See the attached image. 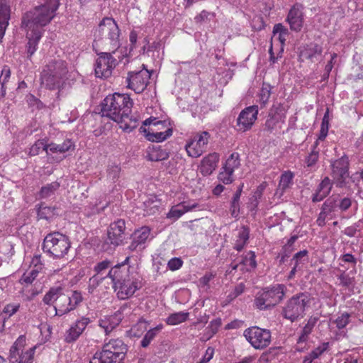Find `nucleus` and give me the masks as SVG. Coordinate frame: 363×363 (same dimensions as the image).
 <instances>
[{
    "label": "nucleus",
    "instance_id": "nucleus-1",
    "mask_svg": "<svg viewBox=\"0 0 363 363\" xmlns=\"http://www.w3.org/2000/svg\"><path fill=\"white\" fill-rule=\"evenodd\" d=\"M101 105L103 116L119 123L123 130L130 132L138 127V118L137 116L131 115L133 101L128 94L114 93L108 95Z\"/></svg>",
    "mask_w": 363,
    "mask_h": 363
},
{
    "label": "nucleus",
    "instance_id": "nucleus-2",
    "mask_svg": "<svg viewBox=\"0 0 363 363\" xmlns=\"http://www.w3.org/2000/svg\"><path fill=\"white\" fill-rule=\"evenodd\" d=\"M130 257L123 262L111 268L107 276L112 281L115 290H118L117 296L121 299H126L132 296L141 287V282L133 272V267L128 266Z\"/></svg>",
    "mask_w": 363,
    "mask_h": 363
},
{
    "label": "nucleus",
    "instance_id": "nucleus-3",
    "mask_svg": "<svg viewBox=\"0 0 363 363\" xmlns=\"http://www.w3.org/2000/svg\"><path fill=\"white\" fill-rule=\"evenodd\" d=\"M59 0H46L45 2L26 12L22 17L21 27L27 31H43L56 15Z\"/></svg>",
    "mask_w": 363,
    "mask_h": 363
},
{
    "label": "nucleus",
    "instance_id": "nucleus-4",
    "mask_svg": "<svg viewBox=\"0 0 363 363\" xmlns=\"http://www.w3.org/2000/svg\"><path fill=\"white\" fill-rule=\"evenodd\" d=\"M94 36V48H101L114 53L121 46L120 29L112 18H104L96 29Z\"/></svg>",
    "mask_w": 363,
    "mask_h": 363
},
{
    "label": "nucleus",
    "instance_id": "nucleus-5",
    "mask_svg": "<svg viewBox=\"0 0 363 363\" xmlns=\"http://www.w3.org/2000/svg\"><path fill=\"white\" fill-rule=\"evenodd\" d=\"M128 351L121 339H111L104 345L102 351L96 352L89 363H121Z\"/></svg>",
    "mask_w": 363,
    "mask_h": 363
},
{
    "label": "nucleus",
    "instance_id": "nucleus-6",
    "mask_svg": "<svg viewBox=\"0 0 363 363\" xmlns=\"http://www.w3.org/2000/svg\"><path fill=\"white\" fill-rule=\"evenodd\" d=\"M71 247L69 238L59 232L48 234L43 240V250L53 259H62L67 255Z\"/></svg>",
    "mask_w": 363,
    "mask_h": 363
},
{
    "label": "nucleus",
    "instance_id": "nucleus-7",
    "mask_svg": "<svg viewBox=\"0 0 363 363\" xmlns=\"http://www.w3.org/2000/svg\"><path fill=\"white\" fill-rule=\"evenodd\" d=\"M284 284H274L259 291L255 298V305L259 310H267L279 304L285 295Z\"/></svg>",
    "mask_w": 363,
    "mask_h": 363
},
{
    "label": "nucleus",
    "instance_id": "nucleus-8",
    "mask_svg": "<svg viewBox=\"0 0 363 363\" xmlns=\"http://www.w3.org/2000/svg\"><path fill=\"white\" fill-rule=\"evenodd\" d=\"M311 298L306 293H299L293 296L286 303L282 311L284 318L294 322L303 318L305 315L306 308L309 306Z\"/></svg>",
    "mask_w": 363,
    "mask_h": 363
},
{
    "label": "nucleus",
    "instance_id": "nucleus-9",
    "mask_svg": "<svg viewBox=\"0 0 363 363\" xmlns=\"http://www.w3.org/2000/svg\"><path fill=\"white\" fill-rule=\"evenodd\" d=\"M244 337L255 350H264L271 343V332L269 330L252 326L244 330Z\"/></svg>",
    "mask_w": 363,
    "mask_h": 363
},
{
    "label": "nucleus",
    "instance_id": "nucleus-10",
    "mask_svg": "<svg viewBox=\"0 0 363 363\" xmlns=\"http://www.w3.org/2000/svg\"><path fill=\"white\" fill-rule=\"evenodd\" d=\"M211 134L208 131L196 133L186 144L185 149L189 156L199 157L207 150Z\"/></svg>",
    "mask_w": 363,
    "mask_h": 363
},
{
    "label": "nucleus",
    "instance_id": "nucleus-11",
    "mask_svg": "<svg viewBox=\"0 0 363 363\" xmlns=\"http://www.w3.org/2000/svg\"><path fill=\"white\" fill-rule=\"evenodd\" d=\"M143 69L139 71H130L126 77L127 87L133 89L135 93L143 92L147 87L150 79L151 72L142 65Z\"/></svg>",
    "mask_w": 363,
    "mask_h": 363
},
{
    "label": "nucleus",
    "instance_id": "nucleus-12",
    "mask_svg": "<svg viewBox=\"0 0 363 363\" xmlns=\"http://www.w3.org/2000/svg\"><path fill=\"white\" fill-rule=\"evenodd\" d=\"M98 55L99 57L95 64V75L99 78H108L117 65L116 60L109 51L101 52L98 53Z\"/></svg>",
    "mask_w": 363,
    "mask_h": 363
},
{
    "label": "nucleus",
    "instance_id": "nucleus-13",
    "mask_svg": "<svg viewBox=\"0 0 363 363\" xmlns=\"http://www.w3.org/2000/svg\"><path fill=\"white\" fill-rule=\"evenodd\" d=\"M286 112L287 108L283 104L278 102L274 103L269 109L265 122V128L269 132L277 130L278 127L281 128L279 124L285 123Z\"/></svg>",
    "mask_w": 363,
    "mask_h": 363
},
{
    "label": "nucleus",
    "instance_id": "nucleus-14",
    "mask_svg": "<svg viewBox=\"0 0 363 363\" xmlns=\"http://www.w3.org/2000/svg\"><path fill=\"white\" fill-rule=\"evenodd\" d=\"M125 223L122 219H118L116 221L111 223L107 231V238L106 239L104 248L105 245H111L116 247L120 245L125 239Z\"/></svg>",
    "mask_w": 363,
    "mask_h": 363
},
{
    "label": "nucleus",
    "instance_id": "nucleus-15",
    "mask_svg": "<svg viewBox=\"0 0 363 363\" xmlns=\"http://www.w3.org/2000/svg\"><path fill=\"white\" fill-rule=\"evenodd\" d=\"M91 322L92 320L87 316H82L77 319L65 332V342L67 343L76 342Z\"/></svg>",
    "mask_w": 363,
    "mask_h": 363
},
{
    "label": "nucleus",
    "instance_id": "nucleus-16",
    "mask_svg": "<svg viewBox=\"0 0 363 363\" xmlns=\"http://www.w3.org/2000/svg\"><path fill=\"white\" fill-rule=\"evenodd\" d=\"M258 106H250L243 109L237 118L238 130L245 132L250 130L257 118Z\"/></svg>",
    "mask_w": 363,
    "mask_h": 363
},
{
    "label": "nucleus",
    "instance_id": "nucleus-17",
    "mask_svg": "<svg viewBox=\"0 0 363 363\" xmlns=\"http://www.w3.org/2000/svg\"><path fill=\"white\" fill-rule=\"evenodd\" d=\"M130 311L127 306H123L113 315L104 316L99 320V326L104 330L106 335H108L122 321L124 314Z\"/></svg>",
    "mask_w": 363,
    "mask_h": 363
},
{
    "label": "nucleus",
    "instance_id": "nucleus-18",
    "mask_svg": "<svg viewBox=\"0 0 363 363\" xmlns=\"http://www.w3.org/2000/svg\"><path fill=\"white\" fill-rule=\"evenodd\" d=\"M337 211V200L335 198L330 197L326 199L322 205L320 212L316 220V223L320 227H323L328 220L335 218Z\"/></svg>",
    "mask_w": 363,
    "mask_h": 363
},
{
    "label": "nucleus",
    "instance_id": "nucleus-19",
    "mask_svg": "<svg viewBox=\"0 0 363 363\" xmlns=\"http://www.w3.org/2000/svg\"><path fill=\"white\" fill-rule=\"evenodd\" d=\"M286 21L292 30L298 32L301 30L303 23V6L301 4H296L291 8Z\"/></svg>",
    "mask_w": 363,
    "mask_h": 363
},
{
    "label": "nucleus",
    "instance_id": "nucleus-20",
    "mask_svg": "<svg viewBox=\"0 0 363 363\" xmlns=\"http://www.w3.org/2000/svg\"><path fill=\"white\" fill-rule=\"evenodd\" d=\"M167 123L165 126L159 125L150 128L147 134V138L152 142L160 143L165 140L172 135V129L168 128Z\"/></svg>",
    "mask_w": 363,
    "mask_h": 363
},
{
    "label": "nucleus",
    "instance_id": "nucleus-21",
    "mask_svg": "<svg viewBox=\"0 0 363 363\" xmlns=\"http://www.w3.org/2000/svg\"><path fill=\"white\" fill-rule=\"evenodd\" d=\"M220 156L216 152L210 153L203 158L200 166V172L203 176L211 175L216 169Z\"/></svg>",
    "mask_w": 363,
    "mask_h": 363
},
{
    "label": "nucleus",
    "instance_id": "nucleus-22",
    "mask_svg": "<svg viewBox=\"0 0 363 363\" xmlns=\"http://www.w3.org/2000/svg\"><path fill=\"white\" fill-rule=\"evenodd\" d=\"M198 206L199 204L196 202H182L171 208V209L169 210V213L167 215V218L177 220L185 213L192 211L193 209H195Z\"/></svg>",
    "mask_w": 363,
    "mask_h": 363
},
{
    "label": "nucleus",
    "instance_id": "nucleus-23",
    "mask_svg": "<svg viewBox=\"0 0 363 363\" xmlns=\"http://www.w3.org/2000/svg\"><path fill=\"white\" fill-rule=\"evenodd\" d=\"M26 343V337L24 335H20L13 342L9 350L8 359L10 363H16L20 360V355Z\"/></svg>",
    "mask_w": 363,
    "mask_h": 363
},
{
    "label": "nucleus",
    "instance_id": "nucleus-24",
    "mask_svg": "<svg viewBox=\"0 0 363 363\" xmlns=\"http://www.w3.org/2000/svg\"><path fill=\"white\" fill-rule=\"evenodd\" d=\"M333 183L328 177H325L317 187L315 192L312 196V201L314 203L323 201L331 191Z\"/></svg>",
    "mask_w": 363,
    "mask_h": 363
},
{
    "label": "nucleus",
    "instance_id": "nucleus-25",
    "mask_svg": "<svg viewBox=\"0 0 363 363\" xmlns=\"http://www.w3.org/2000/svg\"><path fill=\"white\" fill-rule=\"evenodd\" d=\"M10 19V8L5 0H0V42L3 39Z\"/></svg>",
    "mask_w": 363,
    "mask_h": 363
},
{
    "label": "nucleus",
    "instance_id": "nucleus-26",
    "mask_svg": "<svg viewBox=\"0 0 363 363\" xmlns=\"http://www.w3.org/2000/svg\"><path fill=\"white\" fill-rule=\"evenodd\" d=\"M55 315L62 316L72 311L71 301L69 296L64 293L62 289L61 294H60L57 303L55 306Z\"/></svg>",
    "mask_w": 363,
    "mask_h": 363
},
{
    "label": "nucleus",
    "instance_id": "nucleus-27",
    "mask_svg": "<svg viewBox=\"0 0 363 363\" xmlns=\"http://www.w3.org/2000/svg\"><path fill=\"white\" fill-rule=\"evenodd\" d=\"M44 70L50 74H52L62 79L65 78L68 72L65 62L61 60L50 62Z\"/></svg>",
    "mask_w": 363,
    "mask_h": 363
},
{
    "label": "nucleus",
    "instance_id": "nucleus-28",
    "mask_svg": "<svg viewBox=\"0 0 363 363\" xmlns=\"http://www.w3.org/2000/svg\"><path fill=\"white\" fill-rule=\"evenodd\" d=\"M349 160L346 155L342 156L332 163V175L342 176L349 175Z\"/></svg>",
    "mask_w": 363,
    "mask_h": 363
},
{
    "label": "nucleus",
    "instance_id": "nucleus-29",
    "mask_svg": "<svg viewBox=\"0 0 363 363\" xmlns=\"http://www.w3.org/2000/svg\"><path fill=\"white\" fill-rule=\"evenodd\" d=\"M63 79L58 76L50 74L43 69L41 75V84L48 89L54 90L61 86Z\"/></svg>",
    "mask_w": 363,
    "mask_h": 363
},
{
    "label": "nucleus",
    "instance_id": "nucleus-30",
    "mask_svg": "<svg viewBox=\"0 0 363 363\" xmlns=\"http://www.w3.org/2000/svg\"><path fill=\"white\" fill-rule=\"evenodd\" d=\"M43 34V31H28L27 38L28 42L27 45V52L28 57H30L36 51L38 44Z\"/></svg>",
    "mask_w": 363,
    "mask_h": 363
},
{
    "label": "nucleus",
    "instance_id": "nucleus-31",
    "mask_svg": "<svg viewBox=\"0 0 363 363\" xmlns=\"http://www.w3.org/2000/svg\"><path fill=\"white\" fill-rule=\"evenodd\" d=\"M148 160L152 162H159L165 160L169 157L168 152L162 150L160 146L152 145L147 150V155L146 156Z\"/></svg>",
    "mask_w": 363,
    "mask_h": 363
},
{
    "label": "nucleus",
    "instance_id": "nucleus-32",
    "mask_svg": "<svg viewBox=\"0 0 363 363\" xmlns=\"http://www.w3.org/2000/svg\"><path fill=\"white\" fill-rule=\"evenodd\" d=\"M49 151L52 153H65L69 150L74 149V143L69 140L66 139L62 144L50 143L48 144Z\"/></svg>",
    "mask_w": 363,
    "mask_h": 363
},
{
    "label": "nucleus",
    "instance_id": "nucleus-33",
    "mask_svg": "<svg viewBox=\"0 0 363 363\" xmlns=\"http://www.w3.org/2000/svg\"><path fill=\"white\" fill-rule=\"evenodd\" d=\"M318 320L319 318L318 316H311L308 318L307 323L303 328L301 334L298 338L299 342H304L306 340L308 336L311 333L314 326Z\"/></svg>",
    "mask_w": 363,
    "mask_h": 363
},
{
    "label": "nucleus",
    "instance_id": "nucleus-34",
    "mask_svg": "<svg viewBox=\"0 0 363 363\" xmlns=\"http://www.w3.org/2000/svg\"><path fill=\"white\" fill-rule=\"evenodd\" d=\"M163 325L162 324L157 325L156 327L150 329L147 331L144 337L141 340L140 345L141 347L145 348L149 346L150 342L155 339V337L158 335V333L162 329Z\"/></svg>",
    "mask_w": 363,
    "mask_h": 363
},
{
    "label": "nucleus",
    "instance_id": "nucleus-35",
    "mask_svg": "<svg viewBox=\"0 0 363 363\" xmlns=\"http://www.w3.org/2000/svg\"><path fill=\"white\" fill-rule=\"evenodd\" d=\"M62 289L61 286L51 288L44 296L43 299V303L47 305H50L52 302L56 301L57 303Z\"/></svg>",
    "mask_w": 363,
    "mask_h": 363
},
{
    "label": "nucleus",
    "instance_id": "nucleus-36",
    "mask_svg": "<svg viewBox=\"0 0 363 363\" xmlns=\"http://www.w3.org/2000/svg\"><path fill=\"white\" fill-rule=\"evenodd\" d=\"M272 89V86L269 84L265 82L262 84V86L259 93V102L262 108L265 107L268 103L271 96Z\"/></svg>",
    "mask_w": 363,
    "mask_h": 363
},
{
    "label": "nucleus",
    "instance_id": "nucleus-37",
    "mask_svg": "<svg viewBox=\"0 0 363 363\" xmlns=\"http://www.w3.org/2000/svg\"><path fill=\"white\" fill-rule=\"evenodd\" d=\"M240 166V155L238 152H233L225 161L223 168L234 172L235 169Z\"/></svg>",
    "mask_w": 363,
    "mask_h": 363
},
{
    "label": "nucleus",
    "instance_id": "nucleus-38",
    "mask_svg": "<svg viewBox=\"0 0 363 363\" xmlns=\"http://www.w3.org/2000/svg\"><path fill=\"white\" fill-rule=\"evenodd\" d=\"M147 322L143 319H140L136 324H135L129 330V334L131 337H140L145 331L147 329Z\"/></svg>",
    "mask_w": 363,
    "mask_h": 363
},
{
    "label": "nucleus",
    "instance_id": "nucleus-39",
    "mask_svg": "<svg viewBox=\"0 0 363 363\" xmlns=\"http://www.w3.org/2000/svg\"><path fill=\"white\" fill-rule=\"evenodd\" d=\"M293 178L294 174L290 171L284 172L281 175L279 189L281 191V193L284 192L292 184Z\"/></svg>",
    "mask_w": 363,
    "mask_h": 363
},
{
    "label": "nucleus",
    "instance_id": "nucleus-40",
    "mask_svg": "<svg viewBox=\"0 0 363 363\" xmlns=\"http://www.w3.org/2000/svg\"><path fill=\"white\" fill-rule=\"evenodd\" d=\"M60 183L57 182H53L50 184H48L44 186H42L40 190V196L41 198H48L55 194V192L59 189Z\"/></svg>",
    "mask_w": 363,
    "mask_h": 363
},
{
    "label": "nucleus",
    "instance_id": "nucleus-41",
    "mask_svg": "<svg viewBox=\"0 0 363 363\" xmlns=\"http://www.w3.org/2000/svg\"><path fill=\"white\" fill-rule=\"evenodd\" d=\"M41 150H45L48 154V144H46L44 140H37L30 147L28 152L30 156H36L39 155Z\"/></svg>",
    "mask_w": 363,
    "mask_h": 363
},
{
    "label": "nucleus",
    "instance_id": "nucleus-42",
    "mask_svg": "<svg viewBox=\"0 0 363 363\" xmlns=\"http://www.w3.org/2000/svg\"><path fill=\"white\" fill-rule=\"evenodd\" d=\"M189 317V313L178 312L171 314L166 320L168 325H174L184 322Z\"/></svg>",
    "mask_w": 363,
    "mask_h": 363
},
{
    "label": "nucleus",
    "instance_id": "nucleus-43",
    "mask_svg": "<svg viewBox=\"0 0 363 363\" xmlns=\"http://www.w3.org/2000/svg\"><path fill=\"white\" fill-rule=\"evenodd\" d=\"M108 277L107 274L106 276H102L101 274H95L93 275L88 281V287L87 290L89 294H91L94 293V290L99 286V284Z\"/></svg>",
    "mask_w": 363,
    "mask_h": 363
},
{
    "label": "nucleus",
    "instance_id": "nucleus-44",
    "mask_svg": "<svg viewBox=\"0 0 363 363\" xmlns=\"http://www.w3.org/2000/svg\"><path fill=\"white\" fill-rule=\"evenodd\" d=\"M308 260V251L307 250H301L296 252L291 259V262L294 263V265L301 267L303 264L307 262Z\"/></svg>",
    "mask_w": 363,
    "mask_h": 363
},
{
    "label": "nucleus",
    "instance_id": "nucleus-45",
    "mask_svg": "<svg viewBox=\"0 0 363 363\" xmlns=\"http://www.w3.org/2000/svg\"><path fill=\"white\" fill-rule=\"evenodd\" d=\"M150 230L147 227H143L140 230H135L133 238L138 243L143 244L147 240Z\"/></svg>",
    "mask_w": 363,
    "mask_h": 363
},
{
    "label": "nucleus",
    "instance_id": "nucleus-46",
    "mask_svg": "<svg viewBox=\"0 0 363 363\" xmlns=\"http://www.w3.org/2000/svg\"><path fill=\"white\" fill-rule=\"evenodd\" d=\"M255 257V252L249 251L246 255L241 259L240 264L249 267L250 269H255L257 267Z\"/></svg>",
    "mask_w": 363,
    "mask_h": 363
},
{
    "label": "nucleus",
    "instance_id": "nucleus-47",
    "mask_svg": "<svg viewBox=\"0 0 363 363\" xmlns=\"http://www.w3.org/2000/svg\"><path fill=\"white\" fill-rule=\"evenodd\" d=\"M36 346H33L20 355V360L18 363H33Z\"/></svg>",
    "mask_w": 363,
    "mask_h": 363
},
{
    "label": "nucleus",
    "instance_id": "nucleus-48",
    "mask_svg": "<svg viewBox=\"0 0 363 363\" xmlns=\"http://www.w3.org/2000/svg\"><path fill=\"white\" fill-rule=\"evenodd\" d=\"M11 76V71L9 67L4 66L2 69L1 74L0 76V82H1V91L0 94V98H2L6 94V89L4 88V84L8 81Z\"/></svg>",
    "mask_w": 363,
    "mask_h": 363
},
{
    "label": "nucleus",
    "instance_id": "nucleus-49",
    "mask_svg": "<svg viewBox=\"0 0 363 363\" xmlns=\"http://www.w3.org/2000/svg\"><path fill=\"white\" fill-rule=\"evenodd\" d=\"M218 179L225 184H231L234 181L233 172L222 167L218 174Z\"/></svg>",
    "mask_w": 363,
    "mask_h": 363
},
{
    "label": "nucleus",
    "instance_id": "nucleus-50",
    "mask_svg": "<svg viewBox=\"0 0 363 363\" xmlns=\"http://www.w3.org/2000/svg\"><path fill=\"white\" fill-rule=\"evenodd\" d=\"M112 262L110 260L105 259L97 263L94 268V271L96 274H101L104 276V273L106 272L110 267H113Z\"/></svg>",
    "mask_w": 363,
    "mask_h": 363
},
{
    "label": "nucleus",
    "instance_id": "nucleus-51",
    "mask_svg": "<svg viewBox=\"0 0 363 363\" xmlns=\"http://www.w3.org/2000/svg\"><path fill=\"white\" fill-rule=\"evenodd\" d=\"M38 273V269H33L28 273H24L20 279V282L30 284L36 279Z\"/></svg>",
    "mask_w": 363,
    "mask_h": 363
},
{
    "label": "nucleus",
    "instance_id": "nucleus-52",
    "mask_svg": "<svg viewBox=\"0 0 363 363\" xmlns=\"http://www.w3.org/2000/svg\"><path fill=\"white\" fill-rule=\"evenodd\" d=\"M245 286L243 283H240L235 286L234 289L228 294L227 297L228 301L230 302L242 294L245 291Z\"/></svg>",
    "mask_w": 363,
    "mask_h": 363
},
{
    "label": "nucleus",
    "instance_id": "nucleus-53",
    "mask_svg": "<svg viewBox=\"0 0 363 363\" xmlns=\"http://www.w3.org/2000/svg\"><path fill=\"white\" fill-rule=\"evenodd\" d=\"M354 200L350 197H344L339 202H337V208H338L342 212L347 211L352 205Z\"/></svg>",
    "mask_w": 363,
    "mask_h": 363
},
{
    "label": "nucleus",
    "instance_id": "nucleus-54",
    "mask_svg": "<svg viewBox=\"0 0 363 363\" xmlns=\"http://www.w3.org/2000/svg\"><path fill=\"white\" fill-rule=\"evenodd\" d=\"M338 279L340 281V284L347 288L353 286L354 284V278L350 277L348 274L345 273V272H342L339 275Z\"/></svg>",
    "mask_w": 363,
    "mask_h": 363
},
{
    "label": "nucleus",
    "instance_id": "nucleus-55",
    "mask_svg": "<svg viewBox=\"0 0 363 363\" xmlns=\"http://www.w3.org/2000/svg\"><path fill=\"white\" fill-rule=\"evenodd\" d=\"M319 158V151L311 150L310 154L306 157L305 162L308 167H313L318 162Z\"/></svg>",
    "mask_w": 363,
    "mask_h": 363
},
{
    "label": "nucleus",
    "instance_id": "nucleus-56",
    "mask_svg": "<svg viewBox=\"0 0 363 363\" xmlns=\"http://www.w3.org/2000/svg\"><path fill=\"white\" fill-rule=\"evenodd\" d=\"M55 208L49 206H40L38 211V216L40 218L48 220L52 215L54 214Z\"/></svg>",
    "mask_w": 363,
    "mask_h": 363
},
{
    "label": "nucleus",
    "instance_id": "nucleus-57",
    "mask_svg": "<svg viewBox=\"0 0 363 363\" xmlns=\"http://www.w3.org/2000/svg\"><path fill=\"white\" fill-rule=\"evenodd\" d=\"M361 227V220L354 223L353 225L347 227L344 230V234L347 235L348 237H354L356 233L360 230Z\"/></svg>",
    "mask_w": 363,
    "mask_h": 363
},
{
    "label": "nucleus",
    "instance_id": "nucleus-58",
    "mask_svg": "<svg viewBox=\"0 0 363 363\" xmlns=\"http://www.w3.org/2000/svg\"><path fill=\"white\" fill-rule=\"evenodd\" d=\"M350 315L347 313L341 314L335 320V324L338 329H343L349 323Z\"/></svg>",
    "mask_w": 363,
    "mask_h": 363
},
{
    "label": "nucleus",
    "instance_id": "nucleus-59",
    "mask_svg": "<svg viewBox=\"0 0 363 363\" xmlns=\"http://www.w3.org/2000/svg\"><path fill=\"white\" fill-rule=\"evenodd\" d=\"M72 311L82 301V295L79 291H74L72 296H69Z\"/></svg>",
    "mask_w": 363,
    "mask_h": 363
},
{
    "label": "nucleus",
    "instance_id": "nucleus-60",
    "mask_svg": "<svg viewBox=\"0 0 363 363\" xmlns=\"http://www.w3.org/2000/svg\"><path fill=\"white\" fill-rule=\"evenodd\" d=\"M323 52V48L318 44L313 45L311 48L307 51V57L312 60L317 55H320Z\"/></svg>",
    "mask_w": 363,
    "mask_h": 363
},
{
    "label": "nucleus",
    "instance_id": "nucleus-61",
    "mask_svg": "<svg viewBox=\"0 0 363 363\" xmlns=\"http://www.w3.org/2000/svg\"><path fill=\"white\" fill-rule=\"evenodd\" d=\"M240 196H239L238 194H234L233 195V201L231 202V208H230L231 215L233 217H236L238 215V213H239V208H240L239 201H240Z\"/></svg>",
    "mask_w": 363,
    "mask_h": 363
},
{
    "label": "nucleus",
    "instance_id": "nucleus-62",
    "mask_svg": "<svg viewBox=\"0 0 363 363\" xmlns=\"http://www.w3.org/2000/svg\"><path fill=\"white\" fill-rule=\"evenodd\" d=\"M328 347V343H323V345L317 347L314 350H313L309 354L312 357V359L318 358L327 349Z\"/></svg>",
    "mask_w": 363,
    "mask_h": 363
},
{
    "label": "nucleus",
    "instance_id": "nucleus-63",
    "mask_svg": "<svg viewBox=\"0 0 363 363\" xmlns=\"http://www.w3.org/2000/svg\"><path fill=\"white\" fill-rule=\"evenodd\" d=\"M19 308V303H9L4 306L3 309V313L8 314L9 317H11V315L17 313Z\"/></svg>",
    "mask_w": 363,
    "mask_h": 363
},
{
    "label": "nucleus",
    "instance_id": "nucleus-64",
    "mask_svg": "<svg viewBox=\"0 0 363 363\" xmlns=\"http://www.w3.org/2000/svg\"><path fill=\"white\" fill-rule=\"evenodd\" d=\"M183 261L181 258L174 257L172 258L167 263L168 268L172 271H175L182 267Z\"/></svg>",
    "mask_w": 363,
    "mask_h": 363
}]
</instances>
